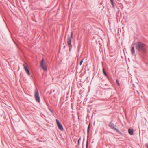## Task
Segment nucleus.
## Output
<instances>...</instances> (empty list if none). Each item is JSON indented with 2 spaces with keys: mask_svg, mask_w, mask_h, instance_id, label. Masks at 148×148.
<instances>
[{
  "mask_svg": "<svg viewBox=\"0 0 148 148\" xmlns=\"http://www.w3.org/2000/svg\"><path fill=\"white\" fill-rule=\"evenodd\" d=\"M54 91H55V90H54L53 91V92H54Z\"/></svg>",
  "mask_w": 148,
  "mask_h": 148,
  "instance_id": "nucleus-20",
  "label": "nucleus"
},
{
  "mask_svg": "<svg viewBox=\"0 0 148 148\" xmlns=\"http://www.w3.org/2000/svg\"><path fill=\"white\" fill-rule=\"evenodd\" d=\"M51 93V91L50 93Z\"/></svg>",
  "mask_w": 148,
  "mask_h": 148,
  "instance_id": "nucleus-21",
  "label": "nucleus"
},
{
  "mask_svg": "<svg viewBox=\"0 0 148 148\" xmlns=\"http://www.w3.org/2000/svg\"><path fill=\"white\" fill-rule=\"evenodd\" d=\"M146 147L147 148H148V144L146 145Z\"/></svg>",
  "mask_w": 148,
  "mask_h": 148,
  "instance_id": "nucleus-18",
  "label": "nucleus"
},
{
  "mask_svg": "<svg viewBox=\"0 0 148 148\" xmlns=\"http://www.w3.org/2000/svg\"><path fill=\"white\" fill-rule=\"evenodd\" d=\"M23 66L24 67V69L25 71H27V70L29 69L24 64H23Z\"/></svg>",
  "mask_w": 148,
  "mask_h": 148,
  "instance_id": "nucleus-8",
  "label": "nucleus"
},
{
  "mask_svg": "<svg viewBox=\"0 0 148 148\" xmlns=\"http://www.w3.org/2000/svg\"><path fill=\"white\" fill-rule=\"evenodd\" d=\"M116 83H117V84L119 86V85H120V84H119V82H118V80H116Z\"/></svg>",
  "mask_w": 148,
  "mask_h": 148,
  "instance_id": "nucleus-16",
  "label": "nucleus"
},
{
  "mask_svg": "<svg viewBox=\"0 0 148 148\" xmlns=\"http://www.w3.org/2000/svg\"><path fill=\"white\" fill-rule=\"evenodd\" d=\"M112 6L114 7V5L113 3V0H110Z\"/></svg>",
  "mask_w": 148,
  "mask_h": 148,
  "instance_id": "nucleus-12",
  "label": "nucleus"
},
{
  "mask_svg": "<svg viewBox=\"0 0 148 148\" xmlns=\"http://www.w3.org/2000/svg\"><path fill=\"white\" fill-rule=\"evenodd\" d=\"M131 52L132 55H134L135 54V49L134 47H132L131 48Z\"/></svg>",
  "mask_w": 148,
  "mask_h": 148,
  "instance_id": "nucleus-7",
  "label": "nucleus"
},
{
  "mask_svg": "<svg viewBox=\"0 0 148 148\" xmlns=\"http://www.w3.org/2000/svg\"><path fill=\"white\" fill-rule=\"evenodd\" d=\"M135 48L138 51L143 53H145L146 50V45L144 43L138 42L135 44Z\"/></svg>",
  "mask_w": 148,
  "mask_h": 148,
  "instance_id": "nucleus-1",
  "label": "nucleus"
},
{
  "mask_svg": "<svg viewBox=\"0 0 148 148\" xmlns=\"http://www.w3.org/2000/svg\"><path fill=\"white\" fill-rule=\"evenodd\" d=\"M44 59H42L40 64V66L42 68V69H43L44 71H46L47 70V67L44 64Z\"/></svg>",
  "mask_w": 148,
  "mask_h": 148,
  "instance_id": "nucleus-4",
  "label": "nucleus"
},
{
  "mask_svg": "<svg viewBox=\"0 0 148 148\" xmlns=\"http://www.w3.org/2000/svg\"><path fill=\"white\" fill-rule=\"evenodd\" d=\"M103 73L104 74V75L106 76H107V74L105 72L104 69V68H103Z\"/></svg>",
  "mask_w": 148,
  "mask_h": 148,
  "instance_id": "nucleus-10",
  "label": "nucleus"
},
{
  "mask_svg": "<svg viewBox=\"0 0 148 148\" xmlns=\"http://www.w3.org/2000/svg\"><path fill=\"white\" fill-rule=\"evenodd\" d=\"M83 59H82L81 60V61H80V65H82V63L83 62Z\"/></svg>",
  "mask_w": 148,
  "mask_h": 148,
  "instance_id": "nucleus-13",
  "label": "nucleus"
},
{
  "mask_svg": "<svg viewBox=\"0 0 148 148\" xmlns=\"http://www.w3.org/2000/svg\"><path fill=\"white\" fill-rule=\"evenodd\" d=\"M81 140V138H79L78 140V144H79V142H80V141Z\"/></svg>",
  "mask_w": 148,
  "mask_h": 148,
  "instance_id": "nucleus-14",
  "label": "nucleus"
},
{
  "mask_svg": "<svg viewBox=\"0 0 148 148\" xmlns=\"http://www.w3.org/2000/svg\"><path fill=\"white\" fill-rule=\"evenodd\" d=\"M128 133L130 135H132L133 134L134 131L132 129H130L128 130Z\"/></svg>",
  "mask_w": 148,
  "mask_h": 148,
  "instance_id": "nucleus-6",
  "label": "nucleus"
},
{
  "mask_svg": "<svg viewBox=\"0 0 148 148\" xmlns=\"http://www.w3.org/2000/svg\"><path fill=\"white\" fill-rule=\"evenodd\" d=\"M34 97L37 101L38 102H40V97L39 96L38 90L37 89L35 91Z\"/></svg>",
  "mask_w": 148,
  "mask_h": 148,
  "instance_id": "nucleus-2",
  "label": "nucleus"
},
{
  "mask_svg": "<svg viewBox=\"0 0 148 148\" xmlns=\"http://www.w3.org/2000/svg\"><path fill=\"white\" fill-rule=\"evenodd\" d=\"M88 140H87V142H86V148H88Z\"/></svg>",
  "mask_w": 148,
  "mask_h": 148,
  "instance_id": "nucleus-15",
  "label": "nucleus"
},
{
  "mask_svg": "<svg viewBox=\"0 0 148 148\" xmlns=\"http://www.w3.org/2000/svg\"><path fill=\"white\" fill-rule=\"evenodd\" d=\"M90 124H89V125H88V132L89 129L90 128Z\"/></svg>",
  "mask_w": 148,
  "mask_h": 148,
  "instance_id": "nucleus-17",
  "label": "nucleus"
},
{
  "mask_svg": "<svg viewBox=\"0 0 148 148\" xmlns=\"http://www.w3.org/2000/svg\"><path fill=\"white\" fill-rule=\"evenodd\" d=\"M26 72L27 75H30V73L29 69L27 70V71H26Z\"/></svg>",
  "mask_w": 148,
  "mask_h": 148,
  "instance_id": "nucleus-11",
  "label": "nucleus"
},
{
  "mask_svg": "<svg viewBox=\"0 0 148 148\" xmlns=\"http://www.w3.org/2000/svg\"><path fill=\"white\" fill-rule=\"evenodd\" d=\"M56 122L58 128L59 130L61 131H63L64 130V128L61 123L58 120L56 119Z\"/></svg>",
  "mask_w": 148,
  "mask_h": 148,
  "instance_id": "nucleus-3",
  "label": "nucleus"
},
{
  "mask_svg": "<svg viewBox=\"0 0 148 148\" xmlns=\"http://www.w3.org/2000/svg\"><path fill=\"white\" fill-rule=\"evenodd\" d=\"M113 129L114 130L116 131L119 133L121 134H122L121 133L120 131H119L118 130H117L116 128H114Z\"/></svg>",
  "mask_w": 148,
  "mask_h": 148,
  "instance_id": "nucleus-9",
  "label": "nucleus"
},
{
  "mask_svg": "<svg viewBox=\"0 0 148 148\" xmlns=\"http://www.w3.org/2000/svg\"><path fill=\"white\" fill-rule=\"evenodd\" d=\"M73 33L72 32L71 33V35L70 37H69L68 38V40H67V43L68 45L70 46L71 47L72 46L71 45V39L72 38V36H73Z\"/></svg>",
  "mask_w": 148,
  "mask_h": 148,
  "instance_id": "nucleus-5",
  "label": "nucleus"
},
{
  "mask_svg": "<svg viewBox=\"0 0 148 148\" xmlns=\"http://www.w3.org/2000/svg\"><path fill=\"white\" fill-rule=\"evenodd\" d=\"M50 111H51V112L52 113H53V112L51 110V109H50Z\"/></svg>",
  "mask_w": 148,
  "mask_h": 148,
  "instance_id": "nucleus-19",
  "label": "nucleus"
}]
</instances>
